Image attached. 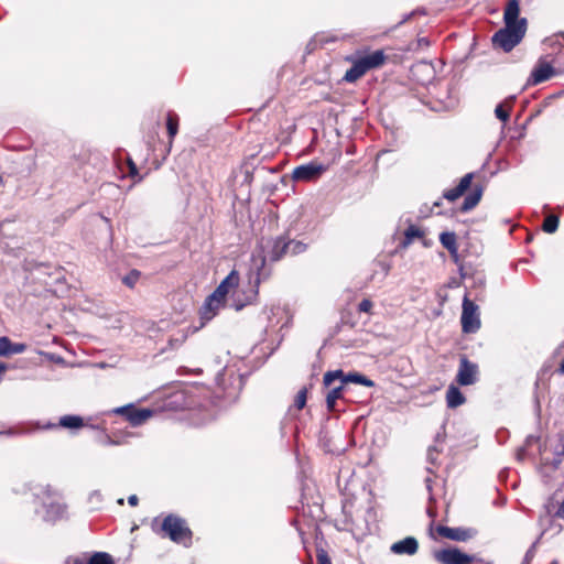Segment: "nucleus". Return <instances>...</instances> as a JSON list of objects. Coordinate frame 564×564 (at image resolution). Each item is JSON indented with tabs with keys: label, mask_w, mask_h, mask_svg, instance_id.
Masks as SVG:
<instances>
[{
	"label": "nucleus",
	"mask_w": 564,
	"mask_h": 564,
	"mask_svg": "<svg viewBox=\"0 0 564 564\" xmlns=\"http://www.w3.org/2000/svg\"><path fill=\"white\" fill-rule=\"evenodd\" d=\"M158 524H159V521H158V519H155V520L153 521V528H155Z\"/></svg>",
	"instance_id": "obj_47"
},
{
	"label": "nucleus",
	"mask_w": 564,
	"mask_h": 564,
	"mask_svg": "<svg viewBox=\"0 0 564 564\" xmlns=\"http://www.w3.org/2000/svg\"><path fill=\"white\" fill-rule=\"evenodd\" d=\"M372 302L368 299L362 300L358 305V311L362 313H371Z\"/></svg>",
	"instance_id": "obj_35"
},
{
	"label": "nucleus",
	"mask_w": 564,
	"mask_h": 564,
	"mask_svg": "<svg viewBox=\"0 0 564 564\" xmlns=\"http://www.w3.org/2000/svg\"><path fill=\"white\" fill-rule=\"evenodd\" d=\"M26 350L23 343H12L7 336L0 337V357L22 354Z\"/></svg>",
	"instance_id": "obj_21"
},
{
	"label": "nucleus",
	"mask_w": 564,
	"mask_h": 564,
	"mask_svg": "<svg viewBox=\"0 0 564 564\" xmlns=\"http://www.w3.org/2000/svg\"><path fill=\"white\" fill-rule=\"evenodd\" d=\"M223 377H224V373H223V372H221V373H218V376H217V378H216L218 386H223V382H221Z\"/></svg>",
	"instance_id": "obj_43"
},
{
	"label": "nucleus",
	"mask_w": 564,
	"mask_h": 564,
	"mask_svg": "<svg viewBox=\"0 0 564 564\" xmlns=\"http://www.w3.org/2000/svg\"><path fill=\"white\" fill-rule=\"evenodd\" d=\"M269 276V273L264 270V258L260 256H254L252 259V265H250V282H252V286L250 291L241 299L240 294H234L231 306L236 311L242 310L245 306L252 304L258 296L259 285L261 281L265 280Z\"/></svg>",
	"instance_id": "obj_4"
},
{
	"label": "nucleus",
	"mask_w": 564,
	"mask_h": 564,
	"mask_svg": "<svg viewBox=\"0 0 564 564\" xmlns=\"http://www.w3.org/2000/svg\"><path fill=\"white\" fill-rule=\"evenodd\" d=\"M558 227V218L554 215H550L544 219L543 230L549 234L556 231Z\"/></svg>",
	"instance_id": "obj_30"
},
{
	"label": "nucleus",
	"mask_w": 564,
	"mask_h": 564,
	"mask_svg": "<svg viewBox=\"0 0 564 564\" xmlns=\"http://www.w3.org/2000/svg\"><path fill=\"white\" fill-rule=\"evenodd\" d=\"M55 426H56V424H48L46 427L51 429V427H55ZM57 426L67 429L70 431H76V430L84 427L85 422H84V419L79 415L68 414V415H64V416L59 417Z\"/></svg>",
	"instance_id": "obj_22"
},
{
	"label": "nucleus",
	"mask_w": 564,
	"mask_h": 564,
	"mask_svg": "<svg viewBox=\"0 0 564 564\" xmlns=\"http://www.w3.org/2000/svg\"><path fill=\"white\" fill-rule=\"evenodd\" d=\"M226 301L220 296L210 294L200 307L199 314L204 322H208L214 318L218 312L225 306Z\"/></svg>",
	"instance_id": "obj_17"
},
{
	"label": "nucleus",
	"mask_w": 564,
	"mask_h": 564,
	"mask_svg": "<svg viewBox=\"0 0 564 564\" xmlns=\"http://www.w3.org/2000/svg\"><path fill=\"white\" fill-rule=\"evenodd\" d=\"M437 533L448 540L465 542L473 539L477 531L471 528H451L446 525H438L436 529Z\"/></svg>",
	"instance_id": "obj_15"
},
{
	"label": "nucleus",
	"mask_w": 564,
	"mask_h": 564,
	"mask_svg": "<svg viewBox=\"0 0 564 564\" xmlns=\"http://www.w3.org/2000/svg\"><path fill=\"white\" fill-rule=\"evenodd\" d=\"M166 129L170 138V143H172L173 138L177 134L178 131V116L170 111L166 117ZM171 145V144H169ZM154 152H159L154 154V162H158L159 159L164 160L167 152L170 151V147L160 143L159 148H154Z\"/></svg>",
	"instance_id": "obj_14"
},
{
	"label": "nucleus",
	"mask_w": 564,
	"mask_h": 564,
	"mask_svg": "<svg viewBox=\"0 0 564 564\" xmlns=\"http://www.w3.org/2000/svg\"><path fill=\"white\" fill-rule=\"evenodd\" d=\"M316 557L318 564H332L328 554L324 550H318Z\"/></svg>",
	"instance_id": "obj_36"
},
{
	"label": "nucleus",
	"mask_w": 564,
	"mask_h": 564,
	"mask_svg": "<svg viewBox=\"0 0 564 564\" xmlns=\"http://www.w3.org/2000/svg\"><path fill=\"white\" fill-rule=\"evenodd\" d=\"M425 482H426V488L429 491H431L432 487H431V479L430 478H426L425 479Z\"/></svg>",
	"instance_id": "obj_45"
},
{
	"label": "nucleus",
	"mask_w": 564,
	"mask_h": 564,
	"mask_svg": "<svg viewBox=\"0 0 564 564\" xmlns=\"http://www.w3.org/2000/svg\"><path fill=\"white\" fill-rule=\"evenodd\" d=\"M186 339V334L184 332H180V335L175 338L170 339L172 347L180 346Z\"/></svg>",
	"instance_id": "obj_37"
},
{
	"label": "nucleus",
	"mask_w": 564,
	"mask_h": 564,
	"mask_svg": "<svg viewBox=\"0 0 564 564\" xmlns=\"http://www.w3.org/2000/svg\"><path fill=\"white\" fill-rule=\"evenodd\" d=\"M557 516L560 518L564 519V501L561 503V506L558 508Z\"/></svg>",
	"instance_id": "obj_42"
},
{
	"label": "nucleus",
	"mask_w": 564,
	"mask_h": 564,
	"mask_svg": "<svg viewBox=\"0 0 564 564\" xmlns=\"http://www.w3.org/2000/svg\"><path fill=\"white\" fill-rule=\"evenodd\" d=\"M65 564H88V561L82 557H69Z\"/></svg>",
	"instance_id": "obj_38"
},
{
	"label": "nucleus",
	"mask_w": 564,
	"mask_h": 564,
	"mask_svg": "<svg viewBox=\"0 0 564 564\" xmlns=\"http://www.w3.org/2000/svg\"><path fill=\"white\" fill-rule=\"evenodd\" d=\"M337 379H341L344 383L354 382V383L362 384L365 387H373L375 386L372 380H370L369 378H367L360 373H349L348 376H344V372L341 370L326 372L324 375V379H323L324 386L330 387L335 383V381Z\"/></svg>",
	"instance_id": "obj_12"
},
{
	"label": "nucleus",
	"mask_w": 564,
	"mask_h": 564,
	"mask_svg": "<svg viewBox=\"0 0 564 564\" xmlns=\"http://www.w3.org/2000/svg\"><path fill=\"white\" fill-rule=\"evenodd\" d=\"M140 280V272L138 270H131L127 275L122 278V283L128 288H133Z\"/></svg>",
	"instance_id": "obj_31"
},
{
	"label": "nucleus",
	"mask_w": 564,
	"mask_h": 564,
	"mask_svg": "<svg viewBox=\"0 0 564 564\" xmlns=\"http://www.w3.org/2000/svg\"><path fill=\"white\" fill-rule=\"evenodd\" d=\"M391 552L394 554H406V555H414L419 550V543L417 540L413 536H406L403 540H400L398 542H394L391 547Z\"/></svg>",
	"instance_id": "obj_19"
},
{
	"label": "nucleus",
	"mask_w": 564,
	"mask_h": 564,
	"mask_svg": "<svg viewBox=\"0 0 564 564\" xmlns=\"http://www.w3.org/2000/svg\"><path fill=\"white\" fill-rule=\"evenodd\" d=\"M460 324L465 334H474L480 328L479 307L469 300L467 294L463 299Z\"/></svg>",
	"instance_id": "obj_8"
},
{
	"label": "nucleus",
	"mask_w": 564,
	"mask_h": 564,
	"mask_svg": "<svg viewBox=\"0 0 564 564\" xmlns=\"http://www.w3.org/2000/svg\"><path fill=\"white\" fill-rule=\"evenodd\" d=\"M118 503L123 505V499L122 498L118 499Z\"/></svg>",
	"instance_id": "obj_48"
},
{
	"label": "nucleus",
	"mask_w": 564,
	"mask_h": 564,
	"mask_svg": "<svg viewBox=\"0 0 564 564\" xmlns=\"http://www.w3.org/2000/svg\"><path fill=\"white\" fill-rule=\"evenodd\" d=\"M482 195V189L480 187H476L469 193L462 205V212H468L471 210L474 207L477 206Z\"/></svg>",
	"instance_id": "obj_25"
},
{
	"label": "nucleus",
	"mask_w": 564,
	"mask_h": 564,
	"mask_svg": "<svg viewBox=\"0 0 564 564\" xmlns=\"http://www.w3.org/2000/svg\"><path fill=\"white\" fill-rule=\"evenodd\" d=\"M306 404V389H301L294 400V405L297 410H302Z\"/></svg>",
	"instance_id": "obj_34"
},
{
	"label": "nucleus",
	"mask_w": 564,
	"mask_h": 564,
	"mask_svg": "<svg viewBox=\"0 0 564 564\" xmlns=\"http://www.w3.org/2000/svg\"><path fill=\"white\" fill-rule=\"evenodd\" d=\"M336 381H339L338 386L335 387H328L329 390L326 394V405L328 411H335L336 401L341 398V393L344 390L345 383L341 379H337Z\"/></svg>",
	"instance_id": "obj_23"
},
{
	"label": "nucleus",
	"mask_w": 564,
	"mask_h": 564,
	"mask_svg": "<svg viewBox=\"0 0 564 564\" xmlns=\"http://www.w3.org/2000/svg\"><path fill=\"white\" fill-rule=\"evenodd\" d=\"M465 397L460 390L455 386H449L446 391V402L448 408H457L465 403Z\"/></svg>",
	"instance_id": "obj_24"
},
{
	"label": "nucleus",
	"mask_w": 564,
	"mask_h": 564,
	"mask_svg": "<svg viewBox=\"0 0 564 564\" xmlns=\"http://www.w3.org/2000/svg\"><path fill=\"white\" fill-rule=\"evenodd\" d=\"M239 273L236 270H232L216 288L213 294L220 296L226 301L227 295L237 289L239 284Z\"/></svg>",
	"instance_id": "obj_18"
},
{
	"label": "nucleus",
	"mask_w": 564,
	"mask_h": 564,
	"mask_svg": "<svg viewBox=\"0 0 564 564\" xmlns=\"http://www.w3.org/2000/svg\"><path fill=\"white\" fill-rule=\"evenodd\" d=\"M105 414L121 415L133 427L141 425V409L137 408L133 403L111 409L105 412Z\"/></svg>",
	"instance_id": "obj_16"
},
{
	"label": "nucleus",
	"mask_w": 564,
	"mask_h": 564,
	"mask_svg": "<svg viewBox=\"0 0 564 564\" xmlns=\"http://www.w3.org/2000/svg\"><path fill=\"white\" fill-rule=\"evenodd\" d=\"M160 530L164 536L171 539L174 543L185 547L191 546L193 533L186 521L175 514L166 516L160 524Z\"/></svg>",
	"instance_id": "obj_5"
},
{
	"label": "nucleus",
	"mask_w": 564,
	"mask_h": 564,
	"mask_svg": "<svg viewBox=\"0 0 564 564\" xmlns=\"http://www.w3.org/2000/svg\"><path fill=\"white\" fill-rule=\"evenodd\" d=\"M183 394L174 393L160 399L153 408H143V422L166 411H174L182 405Z\"/></svg>",
	"instance_id": "obj_10"
},
{
	"label": "nucleus",
	"mask_w": 564,
	"mask_h": 564,
	"mask_svg": "<svg viewBox=\"0 0 564 564\" xmlns=\"http://www.w3.org/2000/svg\"><path fill=\"white\" fill-rule=\"evenodd\" d=\"M558 372L564 375V358H563V361L560 365Z\"/></svg>",
	"instance_id": "obj_44"
},
{
	"label": "nucleus",
	"mask_w": 564,
	"mask_h": 564,
	"mask_svg": "<svg viewBox=\"0 0 564 564\" xmlns=\"http://www.w3.org/2000/svg\"><path fill=\"white\" fill-rule=\"evenodd\" d=\"M511 104L506 101L499 104L495 109L496 117L502 122H507L510 118Z\"/></svg>",
	"instance_id": "obj_28"
},
{
	"label": "nucleus",
	"mask_w": 564,
	"mask_h": 564,
	"mask_svg": "<svg viewBox=\"0 0 564 564\" xmlns=\"http://www.w3.org/2000/svg\"><path fill=\"white\" fill-rule=\"evenodd\" d=\"M433 556L440 564H494L490 561L478 558L476 555L466 554L457 547H448L435 551Z\"/></svg>",
	"instance_id": "obj_6"
},
{
	"label": "nucleus",
	"mask_w": 564,
	"mask_h": 564,
	"mask_svg": "<svg viewBox=\"0 0 564 564\" xmlns=\"http://www.w3.org/2000/svg\"><path fill=\"white\" fill-rule=\"evenodd\" d=\"M137 529H138V525H135V524H134V525L131 528V531H134V530H137Z\"/></svg>",
	"instance_id": "obj_49"
},
{
	"label": "nucleus",
	"mask_w": 564,
	"mask_h": 564,
	"mask_svg": "<svg viewBox=\"0 0 564 564\" xmlns=\"http://www.w3.org/2000/svg\"><path fill=\"white\" fill-rule=\"evenodd\" d=\"M127 162H128V165H129L130 174L131 175H137L138 174V169H137L135 163L130 158L127 159Z\"/></svg>",
	"instance_id": "obj_39"
},
{
	"label": "nucleus",
	"mask_w": 564,
	"mask_h": 564,
	"mask_svg": "<svg viewBox=\"0 0 564 564\" xmlns=\"http://www.w3.org/2000/svg\"><path fill=\"white\" fill-rule=\"evenodd\" d=\"M128 503H129L130 506H132V507L138 506V503H139V497H138L137 495H131V496H129V498H128Z\"/></svg>",
	"instance_id": "obj_40"
},
{
	"label": "nucleus",
	"mask_w": 564,
	"mask_h": 564,
	"mask_svg": "<svg viewBox=\"0 0 564 564\" xmlns=\"http://www.w3.org/2000/svg\"><path fill=\"white\" fill-rule=\"evenodd\" d=\"M478 379V366L462 356L459 359V367L456 376V381L460 386L474 384Z\"/></svg>",
	"instance_id": "obj_13"
},
{
	"label": "nucleus",
	"mask_w": 564,
	"mask_h": 564,
	"mask_svg": "<svg viewBox=\"0 0 564 564\" xmlns=\"http://www.w3.org/2000/svg\"><path fill=\"white\" fill-rule=\"evenodd\" d=\"M262 256L264 262L267 258L271 261H279L283 256L289 254L288 241L283 237L275 239H261L259 243V250L252 253L251 260L254 256Z\"/></svg>",
	"instance_id": "obj_7"
},
{
	"label": "nucleus",
	"mask_w": 564,
	"mask_h": 564,
	"mask_svg": "<svg viewBox=\"0 0 564 564\" xmlns=\"http://www.w3.org/2000/svg\"><path fill=\"white\" fill-rule=\"evenodd\" d=\"M423 232L416 226H409L404 234V246L412 243L414 238H421Z\"/></svg>",
	"instance_id": "obj_29"
},
{
	"label": "nucleus",
	"mask_w": 564,
	"mask_h": 564,
	"mask_svg": "<svg viewBox=\"0 0 564 564\" xmlns=\"http://www.w3.org/2000/svg\"><path fill=\"white\" fill-rule=\"evenodd\" d=\"M289 254H299L305 251L306 246L301 241L288 240Z\"/></svg>",
	"instance_id": "obj_32"
},
{
	"label": "nucleus",
	"mask_w": 564,
	"mask_h": 564,
	"mask_svg": "<svg viewBox=\"0 0 564 564\" xmlns=\"http://www.w3.org/2000/svg\"><path fill=\"white\" fill-rule=\"evenodd\" d=\"M328 166L318 161H311L296 166L292 172V180L295 182H315L327 171Z\"/></svg>",
	"instance_id": "obj_9"
},
{
	"label": "nucleus",
	"mask_w": 564,
	"mask_h": 564,
	"mask_svg": "<svg viewBox=\"0 0 564 564\" xmlns=\"http://www.w3.org/2000/svg\"><path fill=\"white\" fill-rule=\"evenodd\" d=\"M32 492L34 512L45 522L55 523L66 518L67 505L64 502L61 490L51 485H33L30 487Z\"/></svg>",
	"instance_id": "obj_1"
},
{
	"label": "nucleus",
	"mask_w": 564,
	"mask_h": 564,
	"mask_svg": "<svg viewBox=\"0 0 564 564\" xmlns=\"http://www.w3.org/2000/svg\"><path fill=\"white\" fill-rule=\"evenodd\" d=\"M561 460H553V468L556 469Z\"/></svg>",
	"instance_id": "obj_46"
},
{
	"label": "nucleus",
	"mask_w": 564,
	"mask_h": 564,
	"mask_svg": "<svg viewBox=\"0 0 564 564\" xmlns=\"http://www.w3.org/2000/svg\"><path fill=\"white\" fill-rule=\"evenodd\" d=\"M519 0H509L503 12L505 28L497 31L492 36L494 44L505 52H510L525 35L527 19L519 18Z\"/></svg>",
	"instance_id": "obj_2"
},
{
	"label": "nucleus",
	"mask_w": 564,
	"mask_h": 564,
	"mask_svg": "<svg viewBox=\"0 0 564 564\" xmlns=\"http://www.w3.org/2000/svg\"><path fill=\"white\" fill-rule=\"evenodd\" d=\"M101 501H102V496H101L100 491L95 490V491L90 492V495L88 497V503L91 506L93 509H98Z\"/></svg>",
	"instance_id": "obj_33"
},
{
	"label": "nucleus",
	"mask_w": 564,
	"mask_h": 564,
	"mask_svg": "<svg viewBox=\"0 0 564 564\" xmlns=\"http://www.w3.org/2000/svg\"><path fill=\"white\" fill-rule=\"evenodd\" d=\"M473 177V173L464 175L456 187L444 192V198H446L449 202H454L457 198H459L469 188Z\"/></svg>",
	"instance_id": "obj_20"
},
{
	"label": "nucleus",
	"mask_w": 564,
	"mask_h": 564,
	"mask_svg": "<svg viewBox=\"0 0 564 564\" xmlns=\"http://www.w3.org/2000/svg\"><path fill=\"white\" fill-rule=\"evenodd\" d=\"M557 73L552 63L546 57H540L533 67L530 77L528 78V86H535L544 83L555 76Z\"/></svg>",
	"instance_id": "obj_11"
},
{
	"label": "nucleus",
	"mask_w": 564,
	"mask_h": 564,
	"mask_svg": "<svg viewBox=\"0 0 564 564\" xmlns=\"http://www.w3.org/2000/svg\"><path fill=\"white\" fill-rule=\"evenodd\" d=\"M440 241L443 245L445 249H447L452 254L457 253V242H456V236L454 232H442L440 235Z\"/></svg>",
	"instance_id": "obj_26"
},
{
	"label": "nucleus",
	"mask_w": 564,
	"mask_h": 564,
	"mask_svg": "<svg viewBox=\"0 0 564 564\" xmlns=\"http://www.w3.org/2000/svg\"><path fill=\"white\" fill-rule=\"evenodd\" d=\"M530 553H531L530 551L527 553L525 558L531 557Z\"/></svg>",
	"instance_id": "obj_50"
},
{
	"label": "nucleus",
	"mask_w": 564,
	"mask_h": 564,
	"mask_svg": "<svg viewBox=\"0 0 564 564\" xmlns=\"http://www.w3.org/2000/svg\"><path fill=\"white\" fill-rule=\"evenodd\" d=\"M533 443L538 444L539 443V438H536L534 436H529L527 438V446H531Z\"/></svg>",
	"instance_id": "obj_41"
},
{
	"label": "nucleus",
	"mask_w": 564,
	"mask_h": 564,
	"mask_svg": "<svg viewBox=\"0 0 564 564\" xmlns=\"http://www.w3.org/2000/svg\"><path fill=\"white\" fill-rule=\"evenodd\" d=\"M87 561L88 564H115L111 555L106 552H96Z\"/></svg>",
	"instance_id": "obj_27"
},
{
	"label": "nucleus",
	"mask_w": 564,
	"mask_h": 564,
	"mask_svg": "<svg viewBox=\"0 0 564 564\" xmlns=\"http://www.w3.org/2000/svg\"><path fill=\"white\" fill-rule=\"evenodd\" d=\"M351 62V67L346 72L344 79L348 83H355L362 77L368 70L381 67L387 59L382 50L370 53H357L356 56L347 58Z\"/></svg>",
	"instance_id": "obj_3"
}]
</instances>
